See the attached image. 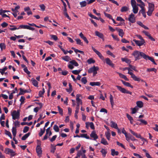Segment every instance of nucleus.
I'll return each mask as SVG.
<instances>
[{
  "label": "nucleus",
  "instance_id": "nucleus-1",
  "mask_svg": "<svg viewBox=\"0 0 158 158\" xmlns=\"http://www.w3.org/2000/svg\"><path fill=\"white\" fill-rule=\"evenodd\" d=\"M132 55L134 56L135 61L140 60L141 57L144 59L145 55V54L143 52L137 50L134 51Z\"/></svg>",
  "mask_w": 158,
  "mask_h": 158
},
{
  "label": "nucleus",
  "instance_id": "nucleus-2",
  "mask_svg": "<svg viewBox=\"0 0 158 158\" xmlns=\"http://www.w3.org/2000/svg\"><path fill=\"white\" fill-rule=\"evenodd\" d=\"M20 112L19 110L17 111L14 110L11 114L13 119L15 120H18L20 118Z\"/></svg>",
  "mask_w": 158,
  "mask_h": 158
},
{
  "label": "nucleus",
  "instance_id": "nucleus-3",
  "mask_svg": "<svg viewBox=\"0 0 158 158\" xmlns=\"http://www.w3.org/2000/svg\"><path fill=\"white\" fill-rule=\"evenodd\" d=\"M99 68L98 66H93L89 68L88 70L89 73H93V76H95L97 73V71L99 70Z\"/></svg>",
  "mask_w": 158,
  "mask_h": 158
},
{
  "label": "nucleus",
  "instance_id": "nucleus-4",
  "mask_svg": "<svg viewBox=\"0 0 158 158\" xmlns=\"http://www.w3.org/2000/svg\"><path fill=\"white\" fill-rule=\"evenodd\" d=\"M148 12H147V15L149 16H150L152 15L153 11L154 9V5L153 3H148Z\"/></svg>",
  "mask_w": 158,
  "mask_h": 158
},
{
  "label": "nucleus",
  "instance_id": "nucleus-5",
  "mask_svg": "<svg viewBox=\"0 0 158 158\" xmlns=\"http://www.w3.org/2000/svg\"><path fill=\"white\" fill-rule=\"evenodd\" d=\"M116 87L119 91L123 93L128 94L131 95L132 94L131 92L126 90L125 88H122L120 86L117 85Z\"/></svg>",
  "mask_w": 158,
  "mask_h": 158
},
{
  "label": "nucleus",
  "instance_id": "nucleus-6",
  "mask_svg": "<svg viewBox=\"0 0 158 158\" xmlns=\"http://www.w3.org/2000/svg\"><path fill=\"white\" fill-rule=\"evenodd\" d=\"M128 20L130 22L134 23L135 22V15L132 13H131L129 16L128 19Z\"/></svg>",
  "mask_w": 158,
  "mask_h": 158
},
{
  "label": "nucleus",
  "instance_id": "nucleus-7",
  "mask_svg": "<svg viewBox=\"0 0 158 158\" xmlns=\"http://www.w3.org/2000/svg\"><path fill=\"white\" fill-rule=\"evenodd\" d=\"M126 70H128V74L131 75V77L132 78H133L135 77V75L131 72V70L130 69L129 67L123 68V71H125Z\"/></svg>",
  "mask_w": 158,
  "mask_h": 158
},
{
  "label": "nucleus",
  "instance_id": "nucleus-8",
  "mask_svg": "<svg viewBox=\"0 0 158 158\" xmlns=\"http://www.w3.org/2000/svg\"><path fill=\"white\" fill-rule=\"evenodd\" d=\"M92 48L93 51L98 55L99 58L102 60H104V57L100 52L96 50L94 47H92Z\"/></svg>",
  "mask_w": 158,
  "mask_h": 158
},
{
  "label": "nucleus",
  "instance_id": "nucleus-9",
  "mask_svg": "<svg viewBox=\"0 0 158 158\" xmlns=\"http://www.w3.org/2000/svg\"><path fill=\"white\" fill-rule=\"evenodd\" d=\"M138 6H139L141 8V9L139 11V15L140 13L142 14L143 16L145 18L146 17V13L144 8L140 4L138 5Z\"/></svg>",
  "mask_w": 158,
  "mask_h": 158
},
{
  "label": "nucleus",
  "instance_id": "nucleus-10",
  "mask_svg": "<svg viewBox=\"0 0 158 158\" xmlns=\"http://www.w3.org/2000/svg\"><path fill=\"white\" fill-rule=\"evenodd\" d=\"M144 59L146 60H149L152 62L154 64L157 65V64L155 62L154 59L152 57L149 56L148 55L145 54Z\"/></svg>",
  "mask_w": 158,
  "mask_h": 158
},
{
  "label": "nucleus",
  "instance_id": "nucleus-11",
  "mask_svg": "<svg viewBox=\"0 0 158 158\" xmlns=\"http://www.w3.org/2000/svg\"><path fill=\"white\" fill-rule=\"evenodd\" d=\"M106 63L111 66L112 67L114 68V64L112 63V61L109 58H106L105 59Z\"/></svg>",
  "mask_w": 158,
  "mask_h": 158
},
{
  "label": "nucleus",
  "instance_id": "nucleus-12",
  "mask_svg": "<svg viewBox=\"0 0 158 158\" xmlns=\"http://www.w3.org/2000/svg\"><path fill=\"white\" fill-rule=\"evenodd\" d=\"M36 152L38 156L40 157L41 156L42 153L41 148L39 145H38L36 148Z\"/></svg>",
  "mask_w": 158,
  "mask_h": 158
},
{
  "label": "nucleus",
  "instance_id": "nucleus-13",
  "mask_svg": "<svg viewBox=\"0 0 158 158\" xmlns=\"http://www.w3.org/2000/svg\"><path fill=\"white\" fill-rule=\"evenodd\" d=\"M135 43L138 46L142 45L145 43L144 40H133Z\"/></svg>",
  "mask_w": 158,
  "mask_h": 158
},
{
  "label": "nucleus",
  "instance_id": "nucleus-14",
  "mask_svg": "<svg viewBox=\"0 0 158 158\" xmlns=\"http://www.w3.org/2000/svg\"><path fill=\"white\" fill-rule=\"evenodd\" d=\"M90 136L91 138H93L94 140H96L98 138L97 135L96 134L94 131H93L91 132L90 135Z\"/></svg>",
  "mask_w": 158,
  "mask_h": 158
},
{
  "label": "nucleus",
  "instance_id": "nucleus-15",
  "mask_svg": "<svg viewBox=\"0 0 158 158\" xmlns=\"http://www.w3.org/2000/svg\"><path fill=\"white\" fill-rule=\"evenodd\" d=\"M4 152L7 154H12L14 153V152L13 150L8 148H6Z\"/></svg>",
  "mask_w": 158,
  "mask_h": 158
},
{
  "label": "nucleus",
  "instance_id": "nucleus-16",
  "mask_svg": "<svg viewBox=\"0 0 158 158\" xmlns=\"http://www.w3.org/2000/svg\"><path fill=\"white\" fill-rule=\"evenodd\" d=\"M121 81L122 82L123 84L125 85L131 87V88H133V86L132 85L129 83L128 82H125L123 80H121Z\"/></svg>",
  "mask_w": 158,
  "mask_h": 158
},
{
  "label": "nucleus",
  "instance_id": "nucleus-17",
  "mask_svg": "<svg viewBox=\"0 0 158 158\" xmlns=\"http://www.w3.org/2000/svg\"><path fill=\"white\" fill-rule=\"evenodd\" d=\"M117 73L119 75L120 77L124 79L126 81H129V79L126 76L118 72H117Z\"/></svg>",
  "mask_w": 158,
  "mask_h": 158
},
{
  "label": "nucleus",
  "instance_id": "nucleus-18",
  "mask_svg": "<svg viewBox=\"0 0 158 158\" xmlns=\"http://www.w3.org/2000/svg\"><path fill=\"white\" fill-rule=\"evenodd\" d=\"M31 81L34 86L37 87H38V82L34 78H32L31 80Z\"/></svg>",
  "mask_w": 158,
  "mask_h": 158
},
{
  "label": "nucleus",
  "instance_id": "nucleus-19",
  "mask_svg": "<svg viewBox=\"0 0 158 158\" xmlns=\"http://www.w3.org/2000/svg\"><path fill=\"white\" fill-rule=\"evenodd\" d=\"M121 60L129 64L131 62V61L130 60L126 58H121Z\"/></svg>",
  "mask_w": 158,
  "mask_h": 158
},
{
  "label": "nucleus",
  "instance_id": "nucleus-20",
  "mask_svg": "<svg viewBox=\"0 0 158 158\" xmlns=\"http://www.w3.org/2000/svg\"><path fill=\"white\" fill-rule=\"evenodd\" d=\"M90 85L92 86H94V85L99 86L101 85V84L99 82H90L89 83Z\"/></svg>",
  "mask_w": 158,
  "mask_h": 158
},
{
  "label": "nucleus",
  "instance_id": "nucleus-21",
  "mask_svg": "<svg viewBox=\"0 0 158 158\" xmlns=\"http://www.w3.org/2000/svg\"><path fill=\"white\" fill-rule=\"evenodd\" d=\"M95 35L101 39H103V34L99 32L96 31L95 32Z\"/></svg>",
  "mask_w": 158,
  "mask_h": 158
},
{
  "label": "nucleus",
  "instance_id": "nucleus-22",
  "mask_svg": "<svg viewBox=\"0 0 158 158\" xmlns=\"http://www.w3.org/2000/svg\"><path fill=\"white\" fill-rule=\"evenodd\" d=\"M111 127L115 129H118V127L117 124L116 123L113 121H111Z\"/></svg>",
  "mask_w": 158,
  "mask_h": 158
},
{
  "label": "nucleus",
  "instance_id": "nucleus-23",
  "mask_svg": "<svg viewBox=\"0 0 158 158\" xmlns=\"http://www.w3.org/2000/svg\"><path fill=\"white\" fill-rule=\"evenodd\" d=\"M111 155L112 156H117L118 154V151H116L114 149H112L111 150Z\"/></svg>",
  "mask_w": 158,
  "mask_h": 158
},
{
  "label": "nucleus",
  "instance_id": "nucleus-24",
  "mask_svg": "<svg viewBox=\"0 0 158 158\" xmlns=\"http://www.w3.org/2000/svg\"><path fill=\"white\" fill-rule=\"evenodd\" d=\"M143 32L145 35L148 37L149 39H150V40H154V39L151 36L150 33L148 32H147L146 31H143Z\"/></svg>",
  "mask_w": 158,
  "mask_h": 158
},
{
  "label": "nucleus",
  "instance_id": "nucleus-25",
  "mask_svg": "<svg viewBox=\"0 0 158 158\" xmlns=\"http://www.w3.org/2000/svg\"><path fill=\"white\" fill-rule=\"evenodd\" d=\"M135 77L133 78H132L133 80H134L135 81H140L143 82H145V81H144L143 80L141 79L139 77H136L135 75Z\"/></svg>",
  "mask_w": 158,
  "mask_h": 158
},
{
  "label": "nucleus",
  "instance_id": "nucleus-26",
  "mask_svg": "<svg viewBox=\"0 0 158 158\" xmlns=\"http://www.w3.org/2000/svg\"><path fill=\"white\" fill-rule=\"evenodd\" d=\"M129 9V8L128 7L126 6H123L121 8L120 11L121 12H126L128 11Z\"/></svg>",
  "mask_w": 158,
  "mask_h": 158
},
{
  "label": "nucleus",
  "instance_id": "nucleus-27",
  "mask_svg": "<svg viewBox=\"0 0 158 158\" xmlns=\"http://www.w3.org/2000/svg\"><path fill=\"white\" fill-rule=\"evenodd\" d=\"M20 92L19 93V95H22L24 93H29L30 92L29 91L27 90H23L22 88L20 89Z\"/></svg>",
  "mask_w": 158,
  "mask_h": 158
},
{
  "label": "nucleus",
  "instance_id": "nucleus-28",
  "mask_svg": "<svg viewBox=\"0 0 158 158\" xmlns=\"http://www.w3.org/2000/svg\"><path fill=\"white\" fill-rule=\"evenodd\" d=\"M110 99L112 107H113V106L114 105V102L113 97L112 95L111 94L110 95Z\"/></svg>",
  "mask_w": 158,
  "mask_h": 158
},
{
  "label": "nucleus",
  "instance_id": "nucleus-29",
  "mask_svg": "<svg viewBox=\"0 0 158 158\" xmlns=\"http://www.w3.org/2000/svg\"><path fill=\"white\" fill-rule=\"evenodd\" d=\"M101 143L105 145L108 144L106 140L103 138H102L101 141Z\"/></svg>",
  "mask_w": 158,
  "mask_h": 158
},
{
  "label": "nucleus",
  "instance_id": "nucleus-30",
  "mask_svg": "<svg viewBox=\"0 0 158 158\" xmlns=\"http://www.w3.org/2000/svg\"><path fill=\"white\" fill-rule=\"evenodd\" d=\"M100 152L102 153L103 156L105 157L107 153L106 150L102 148L100 151Z\"/></svg>",
  "mask_w": 158,
  "mask_h": 158
},
{
  "label": "nucleus",
  "instance_id": "nucleus-31",
  "mask_svg": "<svg viewBox=\"0 0 158 158\" xmlns=\"http://www.w3.org/2000/svg\"><path fill=\"white\" fill-rule=\"evenodd\" d=\"M69 89H66V90L67 91V92H68L70 93L72 92V91L73 90L72 86L70 83H69Z\"/></svg>",
  "mask_w": 158,
  "mask_h": 158
},
{
  "label": "nucleus",
  "instance_id": "nucleus-32",
  "mask_svg": "<svg viewBox=\"0 0 158 158\" xmlns=\"http://www.w3.org/2000/svg\"><path fill=\"white\" fill-rule=\"evenodd\" d=\"M137 106L139 108H142L143 106V102L141 101H138L136 102Z\"/></svg>",
  "mask_w": 158,
  "mask_h": 158
},
{
  "label": "nucleus",
  "instance_id": "nucleus-33",
  "mask_svg": "<svg viewBox=\"0 0 158 158\" xmlns=\"http://www.w3.org/2000/svg\"><path fill=\"white\" fill-rule=\"evenodd\" d=\"M105 135H106V137L107 139L109 140H110V133L109 131H107V132H106L105 133Z\"/></svg>",
  "mask_w": 158,
  "mask_h": 158
},
{
  "label": "nucleus",
  "instance_id": "nucleus-34",
  "mask_svg": "<svg viewBox=\"0 0 158 158\" xmlns=\"http://www.w3.org/2000/svg\"><path fill=\"white\" fill-rule=\"evenodd\" d=\"M15 35V36L16 37L14 36H11L10 38V40H16V38L19 39L20 38H23V35H20L18 36H16Z\"/></svg>",
  "mask_w": 158,
  "mask_h": 158
},
{
  "label": "nucleus",
  "instance_id": "nucleus-35",
  "mask_svg": "<svg viewBox=\"0 0 158 158\" xmlns=\"http://www.w3.org/2000/svg\"><path fill=\"white\" fill-rule=\"evenodd\" d=\"M133 12L134 14L137 13L138 10V7L137 6H135L132 7Z\"/></svg>",
  "mask_w": 158,
  "mask_h": 158
},
{
  "label": "nucleus",
  "instance_id": "nucleus-36",
  "mask_svg": "<svg viewBox=\"0 0 158 158\" xmlns=\"http://www.w3.org/2000/svg\"><path fill=\"white\" fill-rule=\"evenodd\" d=\"M28 25H21L19 26V29H28Z\"/></svg>",
  "mask_w": 158,
  "mask_h": 158
},
{
  "label": "nucleus",
  "instance_id": "nucleus-37",
  "mask_svg": "<svg viewBox=\"0 0 158 158\" xmlns=\"http://www.w3.org/2000/svg\"><path fill=\"white\" fill-rule=\"evenodd\" d=\"M10 26L12 27L9 28V29L11 31H14L16 30L19 29V27H17L15 26L10 25Z\"/></svg>",
  "mask_w": 158,
  "mask_h": 158
},
{
  "label": "nucleus",
  "instance_id": "nucleus-38",
  "mask_svg": "<svg viewBox=\"0 0 158 158\" xmlns=\"http://www.w3.org/2000/svg\"><path fill=\"white\" fill-rule=\"evenodd\" d=\"M118 32L119 35L122 37L124 34L123 30L122 29H118Z\"/></svg>",
  "mask_w": 158,
  "mask_h": 158
},
{
  "label": "nucleus",
  "instance_id": "nucleus-39",
  "mask_svg": "<svg viewBox=\"0 0 158 158\" xmlns=\"http://www.w3.org/2000/svg\"><path fill=\"white\" fill-rule=\"evenodd\" d=\"M62 59L66 61H69L71 60V59L68 56H65L62 57Z\"/></svg>",
  "mask_w": 158,
  "mask_h": 158
},
{
  "label": "nucleus",
  "instance_id": "nucleus-40",
  "mask_svg": "<svg viewBox=\"0 0 158 158\" xmlns=\"http://www.w3.org/2000/svg\"><path fill=\"white\" fill-rule=\"evenodd\" d=\"M69 63L75 66H78V63L74 60H73L70 61Z\"/></svg>",
  "mask_w": 158,
  "mask_h": 158
},
{
  "label": "nucleus",
  "instance_id": "nucleus-41",
  "mask_svg": "<svg viewBox=\"0 0 158 158\" xmlns=\"http://www.w3.org/2000/svg\"><path fill=\"white\" fill-rule=\"evenodd\" d=\"M30 135V133H27L25 134L22 137V139L23 140H26V139L29 137V136Z\"/></svg>",
  "mask_w": 158,
  "mask_h": 158
},
{
  "label": "nucleus",
  "instance_id": "nucleus-42",
  "mask_svg": "<svg viewBox=\"0 0 158 158\" xmlns=\"http://www.w3.org/2000/svg\"><path fill=\"white\" fill-rule=\"evenodd\" d=\"M12 133L13 136L15 137L16 134V127H12Z\"/></svg>",
  "mask_w": 158,
  "mask_h": 158
},
{
  "label": "nucleus",
  "instance_id": "nucleus-43",
  "mask_svg": "<svg viewBox=\"0 0 158 158\" xmlns=\"http://www.w3.org/2000/svg\"><path fill=\"white\" fill-rule=\"evenodd\" d=\"M147 71L148 72L154 71L156 73L157 72V69L155 68H148L147 69Z\"/></svg>",
  "mask_w": 158,
  "mask_h": 158
},
{
  "label": "nucleus",
  "instance_id": "nucleus-44",
  "mask_svg": "<svg viewBox=\"0 0 158 158\" xmlns=\"http://www.w3.org/2000/svg\"><path fill=\"white\" fill-rule=\"evenodd\" d=\"M138 121H140L141 122V123L139 124L140 125H141L142 123H143L144 125H146L147 124V122L144 119H140L138 120Z\"/></svg>",
  "mask_w": 158,
  "mask_h": 158
},
{
  "label": "nucleus",
  "instance_id": "nucleus-45",
  "mask_svg": "<svg viewBox=\"0 0 158 158\" xmlns=\"http://www.w3.org/2000/svg\"><path fill=\"white\" fill-rule=\"evenodd\" d=\"M80 4L81 7H84L86 5L87 2L85 1L80 2Z\"/></svg>",
  "mask_w": 158,
  "mask_h": 158
},
{
  "label": "nucleus",
  "instance_id": "nucleus-46",
  "mask_svg": "<svg viewBox=\"0 0 158 158\" xmlns=\"http://www.w3.org/2000/svg\"><path fill=\"white\" fill-rule=\"evenodd\" d=\"M7 68L5 67L2 69H0V72L1 74L3 75L4 72L7 70Z\"/></svg>",
  "mask_w": 158,
  "mask_h": 158
},
{
  "label": "nucleus",
  "instance_id": "nucleus-47",
  "mask_svg": "<svg viewBox=\"0 0 158 158\" xmlns=\"http://www.w3.org/2000/svg\"><path fill=\"white\" fill-rule=\"evenodd\" d=\"M81 137L85 138L87 139H90V138L89 136L87 135V134H82L81 135Z\"/></svg>",
  "mask_w": 158,
  "mask_h": 158
},
{
  "label": "nucleus",
  "instance_id": "nucleus-48",
  "mask_svg": "<svg viewBox=\"0 0 158 158\" xmlns=\"http://www.w3.org/2000/svg\"><path fill=\"white\" fill-rule=\"evenodd\" d=\"M14 124L15 126L14 127H16V128L20 126V122L18 121H14Z\"/></svg>",
  "mask_w": 158,
  "mask_h": 158
},
{
  "label": "nucleus",
  "instance_id": "nucleus-49",
  "mask_svg": "<svg viewBox=\"0 0 158 158\" xmlns=\"http://www.w3.org/2000/svg\"><path fill=\"white\" fill-rule=\"evenodd\" d=\"M45 128H44V129L43 130L41 128L40 129V131L39 133V135L40 136H41L45 132Z\"/></svg>",
  "mask_w": 158,
  "mask_h": 158
},
{
  "label": "nucleus",
  "instance_id": "nucleus-50",
  "mask_svg": "<svg viewBox=\"0 0 158 158\" xmlns=\"http://www.w3.org/2000/svg\"><path fill=\"white\" fill-rule=\"evenodd\" d=\"M76 100L77 101V105H79L80 104H82V102L81 99H80V98H76Z\"/></svg>",
  "mask_w": 158,
  "mask_h": 158
},
{
  "label": "nucleus",
  "instance_id": "nucleus-51",
  "mask_svg": "<svg viewBox=\"0 0 158 158\" xmlns=\"http://www.w3.org/2000/svg\"><path fill=\"white\" fill-rule=\"evenodd\" d=\"M132 114H135L136 112L138 110V109L137 107H135L133 108H132Z\"/></svg>",
  "mask_w": 158,
  "mask_h": 158
},
{
  "label": "nucleus",
  "instance_id": "nucleus-52",
  "mask_svg": "<svg viewBox=\"0 0 158 158\" xmlns=\"http://www.w3.org/2000/svg\"><path fill=\"white\" fill-rule=\"evenodd\" d=\"M0 48L1 50L4 49L6 48V45L4 43H1L0 44Z\"/></svg>",
  "mask_w": 158,
  "mask_h": 158
},
{
  "label": "nucleus",
  "instance_id": "nucleus-53",
  "mask_svg": "<svg viewBox=\"0 0 158 158\" xmlns=\"http://www.w3.org/2000/svg\"><path fill=\"white\" fill-rule=\"evenodd\" d=\"M129 66L130 67V69H131V70H133L135 71H137V70L136 69V68L135 66L132 65L130 64L129 65Z\"/></svg>",
  "mask_w": 158,
  "mask_h": 158
},
{
  "label": "nucleus",
  "instance_id": "nucleus-54",
  "mask_svg": "<svg viewBox=\"0 0 158 158\" xmlns=\"http://www.w3.org/2000/svg\"><path fill=\"white\" fill-rule=\"evenodd\" d=\"M88 15L92 18L96 20H98V19L97 17H96L95 16H94V15H93L91 13H89Z\"/></svg>",
  "mask_w": 158,
  "mask_h": 158
},
{
  "label": "nucleus",
  "instance_id": "nucleus-55",
  "mask_svg": "<svg viewBox=\"0 0 158 158\" xmlns=\"http://www.w3.org/2000/svg\"><path fill=\"white\" fill-rule=\"evenodd\" d=\"M87 62L89 64H91L95 63V61L92 59L91 58L88 60Z\"/></svg>",
  "mask_w": 158,
  "mask_h": 158
},
{
  "label": "nucleus",
  "instance_id": "nucleus-56",
  "mask_svg": "<svg viewBox=\"0 0 158 158\" xmlns=\"http://www.w3.org/2000/svg\"><path fill=\"white\" fill-rule=\"evenodd\" d=\"M53 129L54 130V131L56 132H58L59 130V129L58 126L56 125H55L54 126Z\"/></svg>",
  "mask_w": 158,
  "mask_h": 158
},
{
  "label": "nucleus",
  "instance_id": "nucleus-57",
  "mask_svg": "<svg viewBox=\"0 0 158 158\" xmlns=\"http://www.w3.org/2000/svg\"><path fill=\"white\" fill-rule=\"evenodd\" d=\"M81 81L84 84H86V83L87 82V80L86 77H82L81 79Z\"/></svg>",
  "mask_w": 158,
  "mask_h": 158
},
{
  "label": "nucleus",
  "instance_id": "nucleus-58",
  "mask_svg": "<svg viewBox=\"0 0 158 158\" xmlns=\"http://www.w3.org/2000/svg\"><path fill=\"white\" fill-rule=\"evenodd\" d=\"M131 2L132 7H133L135 6H136V2L135 0H131Z\"/></svg>",
  "mask_w": 158,
  "mask_h": 158
},
{
  "label": "nucleus",
  "instance_id": "nucleus-59",
  "mask_svg": "<svg viewBox=\"0 0 158 158\" xmlns=\"http://www.w3.org/2000/svg\"><path fill=\"white\" fill-rule=\"evenodd\" d=\"M81 71V70H74L72 71V73L74 74L77 75L79 74Z\"/></svg>",
  "mask_w": 158,
  "mask_h": 158
},
{
  "label": "nucleus",
  "instance_id": "nucleus-60",
  "mask_svg": "<svg viewBox=\"0 0 158 158\" xmlns=\"http://www.w3.org/2000/svg\"><path fill=\"white\" fill-rule=\"evenodd\" d=\"M50 36L51 39H52L53 40H57L58 39L56 35H50Z\"/></svg>",
  "mask_w": 158,
  "mask_h": 158
},
{
  "label": "nucleus",
  "instance_id": "nucleus-61",
  "mask_svg": "<svg viewBox=\"0 0 158 158\" xmlns=\"http://www.w3.org/2000/svg\"><path fill=\"white\" fill-rule=\"evenodd\" d=\"M106 53H107V54L111 56H112L113 58H115V56L111 52H110L109 50Z\"/></svg>",
  "mask_w": 158,
  "mask_h": 158
},
{
  "label": "nucleus",
  "instance_id": "nucleus-62",
  "mask_svg": "<svg viewBox=\"0 0 158 158\" xmlns=\"http://www.w3.org/2000/svg\"><path fill=\"white\" fill-rule=\"evenodd\" d=\"M39 6L40 7L41 9V10H42L44 11L45 10V6L44 4H42L40 5Z\"/></svg>",
  "mask_w": 158,
  "mask_h": 158
},
{
  "label": "nucleus",
  "instance_id": "nucleus-63",
  "mask_svg": "<svg viewBox=\"0 0 158 158\" xmlns=\"http://www.w3.org/2000/svg\"><path fill=\"white\" fill-rule=\"evenodd\" d=\"M104 14L106 17L109 18L110 19H111L112 18V16L106 13V12L104 13Z\"/></svg>",
  "mask_w": 158,
  "mask_h": 158
},
{
  "label": "nucleus",
  "instance_id": "nucleus-64",
  "mask_svg": "<svg viewBox=\"0 0 158 158\" xmlns=\"http://www.w3.org/2000/svg\"><path fill=\"white\" fill-rule=\"evenodd\" d=\"M57 108L58 109V110L59 111V113H60V114L61 115H62L63 114L62 109L59 106H57Z\"/></svg>",
  "mask_w": 158,
  "mask_h": 158
}]
</instances>
